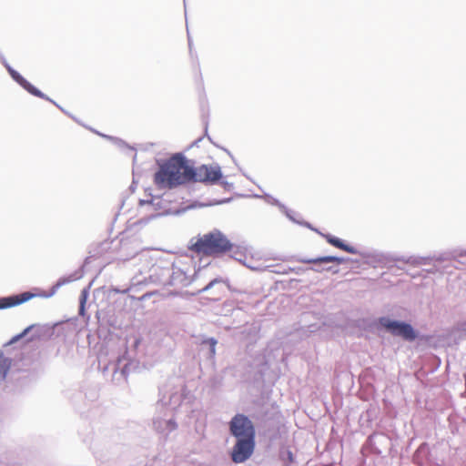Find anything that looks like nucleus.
<instances>
[{
  "label": "nucleus",
  "instance_id": "13",
  "mask_svg": "<svg viewBox=\"0 0 466 466\" xmlns=\"http://www.w3.org/2000/svg\"><path fill=\"white\" fill-rule=\"evenodd\" d=\"M203 343H207L210 347V356L213 358L216 355V345L217 340L213 338L208 339L203 341Z\"/></svg>",
  "mask_w": 466,
  "mask_h": 466
},
{
  "label": "nucleus",
  "instance_id": "14",
  "mask_svg": "<svg viewBox=\"0 0 466 466\" xmlns=\"http://www.w3.org/2000/svg\"><path fill=\"white\" fill-rule=\"evenodd\" d=\"M217 282H219V280H218V279H214V280H212L211 282H209V284H208V285H207V286L203 289V290H207V289H208L211 286H213V284H214V283H217Z\"/></svg>",
  "mask_w": 466,
  "mask_h": 466
},
{
  "label": "nucleus",
  "instance_id": "10",
  "mask_svg": "<svg viewBox=\"0 0 466 466\" xmlns=\"http://www.w3.org/2000/svg\"><path fill=\"white\" fill-rule=\"evenodd\" d=\"M302 262L307 263V264H319V263H328V262H336L337 264H341L343 262V259L339 258L338 257L326 256V257H319L317 258L303 259Z\"/></svg>",
  "mask_w": 466,
  "mask_h": 466
},
{
  "label": "nucleus",
  "instance_id": "8",
  "mask_svg": "<svg viewBox=\"0 0 466 466\" xmlns=\"http://www.w3.org/2000/svg\"><path fill=\"white\" fill-rule=\"evenodd\" d=\"M34 297L35 294L31 292H23L21 294L13 295L10 297L0 298V309L18 306L24 302L28 301Z\"/></svg>",
  "mask_w": 466,
  "mask_h": 466
},
{
  "label": "nucleus",
  "instance_id": "16",
  "mask_svg": "<svg viewBox=\"0 0 466 466\" xmlns=\"http://www.w3.org/2000/svg\"><path fill=\"white\" fill-rule=\"evenodd\" d=\"M312 269L317 272H321L323 270V268H320V267H318L317 268H312Z\"/></svg>",
  "mask_w": 466,
  "mask_h": 466
},
{
  "label": "nucleus",
  "instance_id": "3",
  "mask_svg": "<svg viewBox=\"0 0 466 466\" xmlns=\"http://www.w3.org/2000/svg\"><path fill=\"white\" fill-rule=\"evenodd\" d=\"M230 432L237 439L255 438V428L252 421L243 414L234 416L229 423Z\"/></svg>",
  "mask_w": 466,
  "mask_h": 466
},
{
  "label": "nucleus",
  "instance_id": "1",
  "mask_svg": "<svg viewBox=\"0 0 466 466\" xmlns=\"http://www.w3.org/2000/svg\"><path fill=\"white\" fill-rule=\"evenodd\" d=\"M193 166L183 155L176 154L163 163L154 175V183L160 189H171L191 183Z\"/></svg>",
  "mask_w": 466,
  "mask_h": 466
},
{
  "label": "nucleus",
  "instance_id": "2",
  "mask_svg": "<svg viewBox=\"0 0 466 466\" xmlns=\"http://www.w3.org/2000/svg\"><path fill=\"white\" fill-rule=\"evenodd\" d=\"M234 248L235 246L219 231L205 234L191 248L198 254L213 257L232 251L233 257L238 260H241L242 254L238 248H236V250Z\"/></svg>",
  "mask_w": 466,
  "mask_h": 466
},
{
  "label": "nucleus",
  "instance_id": "15",
  "mask_svg": "<svg viewBox=\"0 0 466 466\" xmlns=\"http://www.w3.org/2000/svg\"><path fill=\"white\" fill-rule=\"evenodd\" d=\"M312 269L317 272H321L323 270V268H320V267H318L317 268H312Z\"/></svg>",
  "mask_w": 466,
  "mask_h": 466
},
{
  "label": "nucleus",
  "instance_id": "5",
  "mask_svg": "<svg viewBox=\"0 0 466 466\" xmlns=\"http://www.w3.org/2000/svg\"><path fill=\"white\" fill-rule=\"evenodd\" d=\"M255 449V438L238 439L231 452V459L235 463H241L247 461Z\"/></svg>",
  "mask_w": 466,
  "mask_h": 466
},
{
  "label": "nucleus",
  "instance_id": "12",
  "mask_svg": "<svg viewBox=\"0 0 466 466\" xmlns=\"http://www.w3.org/2000/svg\"><path fill=\"white\" fill-rule=\"evenodd\" d=\"M37 329L36 333L30 339L31 340H34V339H39L40 337H41V332L39 330V327L36 326V325H31L29 327H27L25 329H24V331L18 335H16L13 339L12 341H17L18 339H22L23 337H25L28 332H30L31 330L33 329Z\"/></svg>",
  "mask_w": 466,
  "mask_h": 466
},
{
  "label": "nucleus",
  "instance_id": "7",
  "mask_svg": "<svg viewBox=\"0 0 466 466\" xmlns=\"http://www.w3.org/2000/svg\"><path fill=\"white\" fill-rule=\"evenodd\" d=\"M7 70L11 75L12 78L16 81L21 86H23L28 93L31 95L51 101L44 93H42L39 89L35 87L32 84H30L26 79H25L18 72L14 70L9 66H7Z\"/></svg>",
  "mask_w": 466,
  "mask_h": 466
},
{
  "label": "nucleus",
  "instance_id": "11",
  "mask_svg": "<svg viewBox=\"0 0 466 466\" xmlns=\"http://www.w3.org/2000/svg\"><path fill=\"white\" fill-rule=\"evenodd\" d=\"M11 360L0 352V380H4L10 369Z\"/></svg>",
  "mask_w": 466,
  "mask_h": 466
},
{
  "label": "nucleus",
  "instance_id": "4",
  "mask_svg": "<svg viewBox=\"0 0 466 466\" xmlns=\"http://www.w3.org/2000/svg\"><path fill=\"white\" fill-rule=\"evenodd\" d=\"M221 168L218 165H201L195 168L193 167V177L191 183L200 182L205 184H215L222 178Z\"/></svg>",
  "mask_w": 466,
  "mask_h": 466
},
{
  "label": "nucleus",
  "instance_id": "9",
  "mask_svg": "<svg viewBox=\"0 0 466 466\" xmlns=\"http://www.w3.org/2000/svg\"><path fill=\"white\" fill-rule=\"evenodd\" d=\"M326 239L330 245H332L335 248L342 249L350 254L357 253V249L354 247L345 244L341 239H339L336 237L328 235L326 237Z\"/></svg>",
  "mask_w": 466,
  "mask_h": 466
},
{
  "label": "nucleus",
  "instance_id": "17",
  "mask_svg": "<svg viewBox=\"0 0 466 466\" xmlns=\"http://www.w3.org/2000/svg\"><path fill=\"white\" fill-rule=\"evenodd\" d=\"M85 300H86V298L84 297L82 299V305L84 304Z\"/></svg>",
  "mask_w": 466,
  "mask_h": 466
},
{
  "label": "nucleus",
  "instance_id": "6",
  "mask_svg": "<svg viewBox=\"0 0 466 466\" xmlns=\"http://www.w3.org/2000/svg\"><path fill=\"white\" fill-rule=\"evenodd\" d=\"M380 323L393 335L400 336L406 340H413L416 338V334L410 324L391 321L387 319H381Z\"/></svg>",
  "mask_w": 466,
  "mask_h": 466
}]
</instances>
